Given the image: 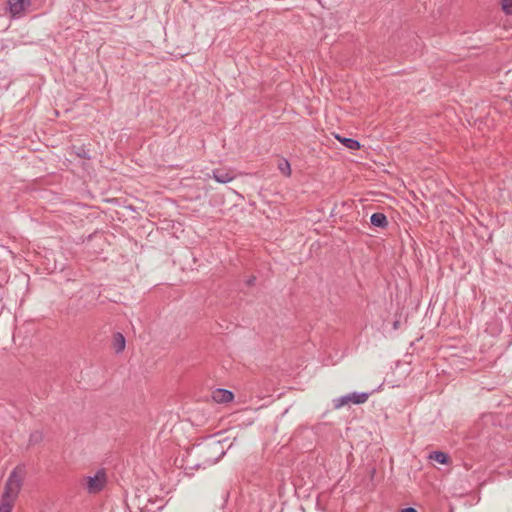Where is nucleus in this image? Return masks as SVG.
Listing matches in <instances>:
<instances>
[{"mask_svg": "<svg viewBox=\"0 0 512 512\" xmlns=\"http://www.w3.org/2000/svg\"><path fill=\"white\" fill-rule=\"evenodd\" d=\"M397 327H398V321H396V322L394 323V328H397Z\"/></svg>", "mask_w": 512, "mask_h": 512, "instance_id": "19", "label": "nucleus"}, {"mask_svg": "<svg viewBox=\"0 0 512 512\" xmlns=\"http://www.w3.org/2000/svg\"><path fill=\"white\" fill-rule=\"evenodd\" d=\"M13 506L14 501H9L8 499L1 497L0 512H12Z\"/></svg>", "mask_w": 512, "mask_h": 512, "instance_id": "12", "label": "nucleus"}, {"mask_svg": "<svg viewBox=\"0 0 512 512\" xmlns=\"http://www.w3.org/2000/svg\"><path fill=\"white\" fill-rule=\"evenodd\" d=\"M336 139L345 147L351 150H358L361 147L359 141L353 138L341 137L339 135H336Z\"/></svg>", "mask_w": 512, "mask_h": 512, "instance_id": "10", "label": "nucleus"}, {"mask_svg": "<svg viewBox=\"0 0 512 512\" xmlns=\"http://www.w3.org/2000/svg\"><path fill=\"white\" fill-rule=\"evenodd\" d=\"M370 222L373 226L378 228H386L388 226V220L384 213L376 212L370 217Z\"/></svg>", "mask_w": 512, "mask_h": 512, "instance_id": "8", "label": "nucleus"}, {"mask_svg": "<svg viewBox=\"0 0 512 512\" xmlns=\"http://www.w3.org/2000/svg\"><path fill=\"white\" fill-rule=\"evenodd\" d=\"M107 480L105 470L99 469L93 476H86L84 478L83 486L89 494H98L105 488Z\"/></svg>", "mask_w": 512, "mask_h": 512, "instance_id": "3", "label": "nucleus"}, {"mask_svg": "<svg viewBox=\"0 0 512 512\" xmlns=\"http://www.w3.org/2000/svg\"><path fill=\"white\" fill-rule=\"evenodd\" d=\"M278 168L286 176L291 174L290 163L285 159L279 163Z\"/></svg>", "mask_w": 512, "mask_h": 512, "instance_id": "14", "label": "nucleus"}, {"mask_svg": "<svg viewBox=\"0 0 512 512\" xmlns=\"http://www.w3.org/2000/svg\"><path fill=\"white\" fill-rule=\"evenodd\" d=\"M255 281H256V277L255 276H250L247 280H246V284L248 286H253L255 284Z\"/></svg>", "mask_w": 512, "mask_h": 512, "instance_id": "17", "label": "nucleus"}, {"mask_svg": "<svg viewBox=\"0 0 512 512\" xmlns=\"http://www.w3.org/2000/svg\"><path fill=\"white\" fill-rule=\"evenodd\" d=\"M43 439V434L40 431H34L30 434L29 443L30 444H37L41 442Z\"/></svg>", "mask_w": 512, "mask_h": 512, "instance_id": "15", "label": "nucleus"}, {"mask_svg": "<svg viewBox=\"0 0 512 512\" xmlns=\"http://www.w3.org/2000/svg\"><path fill=\"white\" fill-rule=\"evenodd\" d=\"M225 449L220 441L211 440L199 447V456L203 459V465H213L224 455Z\"/></svg>", "mask_w": 512, "mask_h": 512, "instance_id": "2", "label": "nucleus"}, {"mask_svg": "<svg viewBox=\"0 0 512 512\" xmlns=\"http://www.w3.org/2000/svg\"><path fill=\"white\" fill-rule=\"evenodd\" d=\"M371 393L369 392H352L348 394L349 402L353 404H363L365 403Z\"/></svg>", "mask_w": 512, "mask_h": 512, "instance_id": "9", "label": "nucleus"}, {"mask_svg": "<svg viewBox=\"0 0 512 512\" xmlns=\"http://www.w3.org/2000/svg\"><path fill=\"white\" fill-rule=\"evenodd\" d=\"M429 458L431 460H434L440 464H448L449 461H450V457L447 453L445 452H442V451H433L430 455H429Z\"/></svg>", "mask_w": 512, "mask_h": 512, "instance_id": "11", "label": "nucleus"}, {"mask_svg": "<svg viewBox=\"0 0 512 512\" xmlns=\"http://www.w3.org/2000/svg\"><path fill=\"white\" fill-rule=\"evenodd\" d=\"M213 173V179L221 184H226L230 181H232L235 178V175L232 174L229 171L223 170V169H215L212 171Z\"/></svg>", "mask_w": 512, "mask_h": 512, "instance_id": "6", "label": "nucleus"}, {"mask_svg": "<svg viewBox=\"0 0 512 512\" xmlns=\"http://www.w3.org/2000/svg\"><path fill=\"white\" fill-rule=\"evenodd\" d=\"M126 340L122 333L116 332L113 335L112 347L115 353H121L125 349Z\"/></svg>", "mask_w": 512, "mask_h": 512, "instance_id": "7", "label": "nucleus"}, {"mask_svg": "<svg viewBox=\"0 0 512 512\" xmlns=\"http://www.w3.org/2000/svg\"><path fill=\"white\" fill-rule=\"evenodd\" d=\"M30 5L31 0H8L9 11L13 18L20 16Z\"/></svg>", "mask_w": 512, "mask_h": 512, "instance_id": "4", "label": "nucleus"}, {"mask_svg": "<svg viewBox=\"0 0 512 512\" xmlns=\"http://www.w3.org/2000/svg\"><path fill=\"white\" fill-rule=\"evenodd\" d=\"M402 512H418V511L413 507H407V508H404L402 510Z\"/></svg>", "mask_w": 512, "mask_h": 512, "instance_id": "18", "label": "nucleus"}, {"mask_svg": "<svg viewBox=\"0 0 512 512\" xmlns=\"http://www.w3.org/2000/svg\"><path fill=\"white\" fill-rule=\"evenodd\" d=\"M349 403L350 402H349L348 394L343 395V396L333 400V405H334L335 409H339V408H341L344 405L349 404Z\"/></svg>", "mask_w": 512, "mask_h": 512, "instance_id": "13", "label": "nucleus"}, {"mask_svg": "<svg viewBox=\"0 0 512 512\" xmlns=\"http://www.w3.org/2000/svg\"><path fill=\"white\" fill-rule=\"evenodd\" d=\"M24 475L22 467L17 466L12 470L4 486L3 498L15 502L23 486Z\"/></svg>", "mask_w": 512, "mask_h": 512, "instance_id": "1", "label": "nucleus"}, {"mask_svg": "<svg viewBox=\"0 0 512 512\" xmlns=\"http://www.w3.org/2000/svg\"><path fill=\"white\" fill-rule=\"evenodd\" d=\"M233 398V392L227 389L218 388L212 392V399L216 403H228L231 402Z\"/></svg>", "mask_w": 512, "mask_h": 512, "instance_id": "5", "label": "nucleus"}, {"mask_svg": "<svg viewBox=\"0 0 512 512\" xmlns=\"http://www.w3.org/2000/svg\"><path fill=\"white\" fill-rule=\"evenodd\" d=\"M502 9L506 14L512 15V0H502Z\"/></svg>", "mask_w": 512, "mask_h": 512, "instance_id": "16", "label": "nucleus"}]
</instances>
